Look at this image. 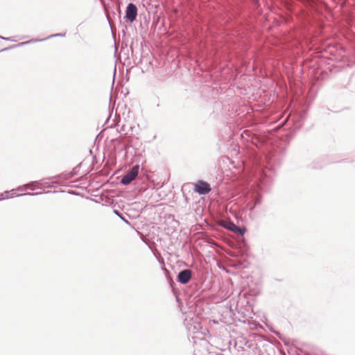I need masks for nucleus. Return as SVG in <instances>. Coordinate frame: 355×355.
I'll use <instances>...</instances> for the list:
<instances>
[{
  "label": "nucleus",
  "instance_id": "nucleus-1",
  "mask_svg": "<svg viewBox=\"0 0 355 355\" xmlns=\"http://www.w3.org/2000/svg\"><path fill=\"white\" fill-rule=\"evenodd\" d=\"M53 180V178H43L37 181H33L28 184H24V187L26 189L35 190L36 189H42L43 186H46L47 187L51 188L53 186L51 184L55 183L54 182H51Z\"/></svg>",
  "mask_w": 355,
  "mask_h": 355
},
{
  "label": "nucleus",
  "instance_id": "nucleus-2",
  "mask_svg": "<svg viewBox=\"0 0 355 355\" xmlns=\"http://www.w3.org/2000/svg\"><path fill=\"white\" fill-rule=\"evenodd\" d=\"M26 189L24 187V185L22 187H19L16 189H12L10 191H5L3 193L1 194V199H6L9 198H13L15 196H39L43 193V192H35V193H19L18 191L22 192L24 191Z\"/></svg>",
  "mask_w": 355,
  "mask_h": 355
},
{
  "label": "nucleus",
  "instance_id": "nucleus-3",
  "mask_svg": "<svg viewBox=\"0 0 355 355\" xmlns=\"http://www.w3.org/2000/svg\"><path fill=\"white\" fill-rule=\"evenodd\" d=\"M139 171V166H133L121 178L120 182L122 185L130 184L137 176Z\"/></svg>",
  "mask_w": 355,
  "mask_h": 355
},
{
  "label": "nucleus",
  "instance_id": "nucleus-4",
  "mask_svg": "<svg viewBox=\"0 0 355 355\" xmlns=\"http://www.w3.org/2000/svg\"><path fill=\"white\" fill-rule=\"evenodd\" d=\"M137 16V8L132 3H130L128 4L125 9V19L127 21L132 23L135 21Z\"/></svg>",
  "mask_w": 355,
  "mask_h": 355
},
{
  "label": "nucleus",
  "instance_id": "nucleus-5",
  "mask_svg": "<svg viewBox=\"0 0 355 355\" xmlns=\"http://www.w3.org/2000/svg\"><path fill=\"white\" fill-rule=\"evenodd\" d=\"M223 227L241 236H243L246 231V229L244 227H239L230 220L224 221Z\"/></svg>",
  "mask_w": 355,
  "mask_h": 355
},
{
  "label": "nucleus",
  "instance_id": "nucleus-6",
  "mask_svg": "<svg viewBox=\"0 0 355 355\" xmlns=\"http://www.w3.org/2000/svg\"><path fill=\"white\" fill-rule=\"evenodd\" d=\"M195 191L199 195H205L211 191V187L207 182L198 180L195 185Z\"/></svg>",
  "mask_w": 355,
  "mask_h": 355
},
{
  "label": "nucleus",
  "instance_id": "nucleus-7",
  "mask_svg": "<svg viewBox=\"0 0 355 355\" xmlns=\"http://www.w3.org/2000/svg\"><path fill=\"white\" fill-rule=\"evenodd\" d=\"M192 277V272L190 269H184L179 272L178 282L182 284H187Z\"/></svg>",
  "mask_w": 355,
  "mask_h": 355
},
{
  "label": "nucleus",
  "instance_id": "nucleus-8",
  "mask_svg": "<svg viewBox=\"0 0 355 355\" xmlns=\"http://www.w3.org/2000/svg\"><path fill=\"white\" fill-rule=\"evenodd\" d=\"M187 327L188 331L193 334L200 333V330L202 329L201 324L197 320H190L187 322Z\"/></svg>",
  "mask_w": 355,
  "mask_h": 355
},
{
  "label": "nucleus",
  "instance_id": "nucleus-9",
  "mask_svg": "<svg viewBox=\"0 0 355 355\" xmlns=\"http://www.w3.org/2000/svg\"><path fill=\"white\" fill-rule=\"evenodd\" d=\"M65 36V33H56V34H53V35H51L50 36H49L48 37L46 38H44V39H36V40H29V41H26V42H21L19 44H17V46H24L25 44H29L31 42H41V41H44L48 38H51V37H64Z\"/></svg>",
  "mask_w": 355,
  "mask_h": 355
},
{
  "label": "nucleus",
  "instance_id": "nucleus-10",
  "mask_svg": "<svg viewBox=\"0 0 355 355\" xmlns=\"http://www.w3.org/2000/svg\"><path fill=\"white\" fill-rule=\"evenodd\" d=\"M252 202H253V205H252V207L250 208V209H254L258 205L261 204L262 196L259 194L256 195L254 197Z\"/></svg>",
  "mask_w": 355,
  "mask_h": 355
},
{
  "label": "nucleus",
  "instance_id": "nucleus-11",
  "mask_svg": "<svg viewBox=\"0 0 355 355\" xmlns=\"http://www.w3.org/2000/svg\"><path fill=\"white\" fill-rule=\"evenodd\" d=\"M53 179H57V178H63L64 180H69L73 178V174L71 173V172L68 173H62L59 175H55L52 177Z\"/></svg>",
  "mask_w": 355,
  "mask_h": 355
},
{
  "label": "nucleus",
  "instance_id": "nucleus-12",
  "mask_svg": "<svg viewBox=\"0 0 355 355\" xmlns=\"http://www.w3.org/2000/svg\"><path fill=\"white\" fill-rule=\"evenodd\" d=\"M80 164L78 165L76 167L73 168L72 171H71V173L73 174V178L78 174V168L80 167Z\"/></svg>",
  "mask_w": 355,
  "mask_h": 355
},
{
  "label": "nucleus",
  "instance_id": "nucleus-13",
  "mask_svg": "<svg viewBox=\"0 0 355 355\" xmlns=\"http://www.w3.org/2000/svg\"><path fill=\"white\" fill-rule=\"evenodd\" d=\"M125 131V125H121L119 129H118V132H122Z\"/></svg>",
  "mask_w": 355,
  "mask_h": 355
},
{
  "label": "nucleus",
  "instance_id": "nucleus-14",
  "mask_svg": "<svg viewBox=\"0 0 355 355\" xmlns=\"http://www.w3.org/2000/svg\"><path fill=\"white\" fill-rule=\"evenodd\" d=\"M123 221H125L126 223H128V221L127 220L125 219V218H123L121 215V214H119V216Z\"/></svg>",
  "mask_w": 355,
  "mask_h": 355
},
{
  "label": "nucleus",
  "instance_id": "nucleus-15",
  "mask_svg": "<svg viewBox=\"0 0 355 355\" xmlns=\"http://www.w3.org/2000/svg\"><path fill=\"white\" fill-rule=\"evenodd\" d=\"M123 221H125L126 223H128V221L127 220L125 219V218H123L121 215V214H119V216Z\"/></svg>",
  "mask_w": 355,
  "mask_h": 355
},
{
  "label": "nucleus",
  "instance_id": "nucleus-16",
  "mask_svg": "<svg viewBox=\"0 0 355 355\" xmlns=\"http://www.w3.org/2000/svg\"><path fill=\"white\" fill-rule=\"evenodd\" d=\"M123 221H125L126 223H128V221L127 220L125 219V218H123L121 215V214H119V216Z\"/></svg>",
  "mask_w": 355,
  "mask_h": 355
},
{
  "label": "nucleus",
  "instance_id": "nucleus-17",
  "mask_svg": "<svg viewBox=\"0 0 355 355\" xmlns=\"http://www.w3.org/2000/svg\"><path fill=\"white\" fill-rule=\"evenodd\" d=\"M123 221H125L126 223H128V221L127 220L125 219V218H123L121 215V214H119V216Z\"/></svg>",
  "mask_w": 355,
  "mask_h": 355
},
{
  "label": "nucleus",
  "instance_id": "nucleus-18",
  "mask_svg": "<svg viewBox=\"0 0 355 355\" xmlns=\"http://www.w3.org/2000/svg\"><path fill=\"white\" fill-rule=\"evenodd\" d=\"M114 214H115L116 215H117L118 216H119V214H120V212H119V211H117V210H114Z\"/></svg>",
  "mask_w": 355,
  "mask_h": 355
},
{
  "label": "nucleus",
  "instance_id": "nucleus-19",
  "mask_svg": "<svg viewBox=\"0 0 355 355\" xmlns=\"http://www.w3.org/2000/svg\"><path fill=\"white\" fill-rule=\"evenodd\" d=\"M0 38H1V39H2V40H8V37H2V36H0Z\"/></svg>",
  "mask_w": 355,
  "mask_h": 355
},
{
  "label": "nucleus",
  "instance_id": "nucleus-20",
  "mask_svg": "<svg viewBox=\"0 0 355 355\" xmlns=\"http://www.w3.org/2000/svg\"><path fill=\"white\" fill-rule=\"evenodd\" d=\"M0 38H1V39H2V40H8V37H2V36H0Z\"/></svg>",
  "mask_w": 355,
  "mask_h": 355
},
{
  "label": "nucleus",
  "instance_id": "nucleus-21",
  "mask_svg": "<svg viewBox=\"0 0 355 355\" xmlns=\"http://www.w3.org/2000/svg\"><path fill=\"white\" fill-rule=\"evenodd\" d=\"M251 1H252V2H254V3H257V2H258V1H259V0H251Z\"/></svg>",
  "mask_w": 355,
  "mask_h": 355
},
{
  "label": "nucleus",
  "instance_id": "nucleus-22",
  "mask_svg": "<svg viewBox=\"0 0 355 355\" xmlns=\"http://www.w3.org/2000/svg\"><path fill=\"white\" fill-rule=\"evenodd\" d=\"M46 193H51V191H46Z\"/></svg>",
  "mask_w": 355,
  "mask_h": 355
},
{
  "label": "nucleus",
  "instance_id": "nucleus-23",
  "mask_svg": "<svg viewBox=\"0 0 355 355\" xmlns=\"http://www.w3.org/2000/svg\"><path fill=\"white\" fill-rule=\"evenodd\" d=\"M201 334H203V335H205V334H206V333H205V332H201Z\"/></svg>",
  "mask_w": 355,
  "mask_h": 355
}]
</instances>
